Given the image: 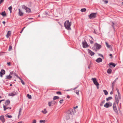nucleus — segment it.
I'll return each instance as SVG.
<instances>
[{"label": "nucleus", "mask_w": 123, "mask_h": 123, "mask_svg": "<svg viewBox=\"0 0 123 123\" xmlns=\"http://www.w3.org/2000/svg\"><path fill=\"white\" fill-rule=\"evenodd\" d=\"M14 72L13 71H12L10 72V75H13V73Z\"/></svg>", "instance_id": "obj_44"}, {"label": "nucleus", "mask_w": 123, "mask_h": 123, "mask_svg": "<svg viewBox=\"0 0 123 123\" xmlns=\"http://www.w3.org/2000/svg\"><path fill=\"white\" fill-rule=\"evenodd\" d=\"M90 42L91 44H92L93 43V42L92 40H90Z\"/></svg>", "instance_id": "obj_49"}, {"label": "nucleus", "mask_w": 123, "mask_h": 123, "mask_svg": "<svg viewBox=\"0 0 123 123\" xmlns=\"http://www.w3.org/2000/svg\"><path fill=\"white\" fill-rule=\"evenodd\" d=\"M32 123H36V121L35 120H34Z\"/></svg>", "instance_id": "obj_47"}, {"label": "nucleus", "mask_w": 123, "mask_h": 123, "mask_svg": "<svg viewBox=\"0 0 123 123\" xmlns=\"http://www.w3.org/2000/svg\"><path fill=\"white\" fill-rule=\"evenodd\" d=\"M64 26L66 29L68 30H71L70 26L71 25V23L69 22L68 20H66L64 23Z\"/></svg>", "instance_id": "obj_2"}, {"label": "nucleus", "mask_w": 123, "mask_h": 123, "mask_svg": "<svg viewBox=\"0 0 123 123\" xmlns=\"http://www.w3.org/2000/svg\"><path fill=\"white\" fill-rule=\"evenodd\" d=\"M59 97L55 96L53 98V99L54 100H55L57 99H59Z\"/></svg>", "instance_id": "obj_26"}, {"label": "nucleus", "mask_w": 123, "mask_h": 123, "mask_svg": "<svg viewBox=\"0 0 123 123\" xmlns=\"http://www.w3.org/2000/svg\"><path fill=\"white\" fill-rule=\"evenodd\" d=\"M17 123H23L22 121H20Z\"/></svg>", "instance_id": "obj_59"}, {"label": "nucleus", "mask_w": 123, "mask_h": 123, "mask_svg": "<svg viewBox=\"0 0 123 123\" xmlns=\"http://www.w3.org/2000/svg\"><path fill=\"white\" fill-rule=\"evenodd\" d=\"M19 14L20 16H22L23 15V13L22 12L21 10L20 9H18Z\"/></svg>", "instance_id": "obj_16"}, {"label": "nucleus", "mask_w": 123, "mask_h": 123, "mask_svg": "<svg viewBox=\"0 0 123 123\" xmlns=\"http://www.w3.org/2000/svg\"><path fill=\"white\" fill-rule=\"evenodd\" d=\"M23 8H24L25 9V10H26V8H27V7H26V6H25V5H23Z\"/></svg>", "instance_id": "obj_46"}, {"label": "nucleus", "mask_w": 123, "mask_h": 123, "mask_svg": "<svg viewBox=\"0 0 123 123\" xmlns=\"http://www.w3.org/2000/svg\"><path fill=\"white\" fill-rule=\"evenodd\" d=\"M102 46L97 43H95L92 47L93 49L95 51H97Z\"/></svg>", "instance_id": "obj_4"}, {"label": "nucleus", "mask_w": 123, "mask_h": 123, "mask_svg": "<svg viewBox=\"0 0 123 123\" xmlns=\"http://www.w3.org/2000/svg\"><path fill=\"white\" fill-rule=\"evenodd\" d=\"M63 99L61 100H60V101H59V102L61 104H62L63 102Z\"/></svg>", "instance_id": "obj_43"}, {"label": "nucleus", "mask_w": 123, "mask_h": 123, "mask_svg": "<svg viewBox=\"0 0 123 123\" xmlns=\"http://www.w3.org/2000/svg\"><path fill=\"white\" fill-rule=\"evenodd\" d=\"M104 2L105 4H107L108 3V1L105 0L104 1Z\"/></svg>", "instance_id": "obj_52"}, {"label": "nucleus", "mask_w": 123, "mask_h": 123, "mask_svg": "<svg viewBox=\"0 0 123 123\" xmlns=\"http://www.w3.org/2000/svg\"><path fill=\"white\" fill-rule=\"evenodd\" d=\"M17 94L18 92L17 91H13L11 93L8 94V96H13L16 95Z\"/></svg>", "instance_id": "obj_8"}, {"label": "nucleus", "mask_w": 123, "mask_h": 123, "mask_svg": "<svg viewBox=\"0 0 123 123\" xmlns=\"http://www.w3.org/2000/svg\"><path fill=\"white\" fill-rule=\"evenodd\" d=\"M25 10H26V12H31V10L28 7L26 8Z\"/></svg>", "instance_id": "obj_17"}, {"label": "nucleus", "mask_w": 123, "mask_h": 123, "mask_svg": "<svg viewBox=\"0 0 123 123\" xmlns=\"http://www.w3.org/2000/svg\"><path fill=\"white\" fill-rule=\"evenodd\" d=\"M1 14L3 17L6 16V14L5 11L2 12Z\"/></svg>", "instance_id": "obj_20"}, {"label": "nucleus", "mask_w": 123, "mask_h": 123, "mask_svg": "<svg viewBox=\"0 0 123 123\" xmlns=\"http://www.w3.org/2000/svg\"><path fill=\"white\" fill-rule=\"evenodd\" d=\"M10 101L9 99L7 100H6L5 102V104L6 105H8L10 103Z\"/></svg>", "instance_id": "obj_15"}, {"label": "nucleus", "mask_w": 123, "mask_h": 123, "mask_svg": "<svg viewBox=\"0 0 123 123\" xmlns=\"http://www.w3.org/2000/svg\"><path fill=\"white\" fill-rule=\"evenodd\" d=\"M116 90L118 93V95H115V102L117 105H118L119 100L121 99V97L118 88H117Z\"/></svg>", "instance_id": "obj_1"}, {"label": "nucleus", "mask_w": 123, "mask_h": 123, "mask_svg": "<svg viewBox=\"0 0 123 123\" xmlns=\"http://www.w3.org/2000/svg\"><path fill=\"white\" fill-rule=\"evenodd\" d=\"M21 83H22V84L23 85H25V82L23 81V80H21Z\"/></svg>", "instance_id": "obj_42"}, {"label": "nucleus", "mask_w": 123, "mask_h": 123, "mask_svg": "<svg viewBox=\"0 0 123 123\" xmlns=\"http://www.w3.org/2000/svg\"><path fill=\"white\" fill-rule=\"evenodd\" d=\"M2 23H3V24H4V25H5V24L6 23V22H5V21H3V22Z\"/></svg>", "instance_id": "obj_60"}, {"label": "nucleus", "mask_w": 123, "mask_h": 123, "mask_svg": "<svg viewBox=\"0 0 123 123\" xmlns=\"http://www.w3.org/2000/svg\"><path fill=\"white\" fill-rule=\"evenodd\" d=\"M92 80L94 84L97 86L98 89V86L99 85L96 79L95 78H92Z\"/></svg>", "instance_id": "obj_5"}, {"label": "nucleus", "mask_w": 123, "mask_h": 123, "mask_svg": "<svg viewBox=\"0 0 123 123\" xmlns=\"http://www.w3.org/2000/svg\"><path fill=\"white\" fill-rule=\"evenodd\" d=\"M78 86L75 87L73 89V90H75V89H76L78 88Z\"/></svg>", "instance_id": "obj_55"}, {"label": "nucleus", "mask_w": 123, "mask_h": 123, "mask_svg": "<svg viewBox=\"0 0 123 123\" xmlns=\"http://www.w3.org/2000/svg\"><path fill=\"white\" fill-rule=\"evenodd\" d=\"M81 11L82 12H85L86 11V8H84L82 9L81 10Z\"/></svg>", "instance_id": "obj_33"}, {"label": "nucleus", "mask_w": 123, "mask_h": 123, "mask_svg": "<svg viewBox=\"0 0 123 123\" xmlns=\"http://www.w3.org/2000/svg\"><path fill=\"white\" fill-rule=\"evenodd\" d=\"M12 78V76L11 75H7L6 76V78L7 79L10 80Z\"/></svg>", "instance_id": "obj_18"}, {"label": "nucleus", "mask_w": 123, "mask_h": 123, "mask_svg": "<svg viewBox=\"0 0 123 123\" xmlns=\"http://www.w3.org/2000/svg\"><path fill=\"white\" fill-rule=\"evenodd\" d=\"M112 99V97H109L108 98H106V101H108Z\"/></svg>", "instance_id": "obj_25"}, {"label": "nucleus", "mask_w": 123, "mask_h": 123, "mask_svg": "<svg viewBox=\"0 0 123 123\" xmlns=\"http://www.w3.org/2000/svg\"><path fill=\"white\" fill-rule=\"evenodd\" d=\"M51 102V103L52 105H55V103H56V102L54 100L52 101Z\"/></svg>", "instance_id": "obj_29"}, {"label": "nucleus", "mask_w": 123, "mask_h": 123, "mask_svg": "<svg viewBox=\"0 0 123 123\" xmlns=\"http://www.w3.org/2000/svg\"><path fill=\"white\" fill-rule=\"evenodd\" d=\"M48 105L49 106H50L51 105H52V104L51 102H49Z\"/></svg>", "instance_id": "obj_41"}, {"label": "nucleus", "mask_w": 123, "mask_h": 123, "mask_svg": "<svg viewBox=\"0 0 123 123\" xmlns=\"http://www.w3.org/2000/svg\"><path fill=\"white\" fill-rule=\"evenodd\" d=\"M102 59L100 58H98L96 60V62L98 63L99 62H102Z\"/></svg>", "instance_id": "obj_13"}, {"label": "nucleus", "mask_w": 123, "mask_h": 123, "mask_svg": "<svg viewBox=\"0 0 123 123\" xmlns=\"http://www.w3.org/2000/svg\"><path fill=\"white\" fill-rule=\"evenodd\" d=\"M3 108L4 109V111H5L6 109L8 108L11 109V108L10 107L6 108V106L5 105H3Z\"/></svg>", "instance_id": "obj_21"}, {"label": "nucleus", "mask_w": 123, "mask_h": 123, "mask_svg": "<svg viewBox=\"0 0 123 123\" xmlns=\"http://www.w3.org/2000/svg\"><path fill=\"white\" fill-rule=\"evenodd\" d=\"M11 34V31H8L7 34L6 35V37L7 38H8L10 36Z\"/></svg>", "instance_id": "obj_14"}, {"label": "nucleus", "mask_w": 123, "mask_h": 123, "mask_svg": "<svg viewBox=\"0 0 123 123\" xmlns=\"http://www.w3.org/2000/svg\"><path fill=\"white\" fill-rule=\"evenodd\" d=\"M112 25H111L113 27V29L114 30H115V28H114V25L115 24L113 22H112Z\"/></svg>", "instance_id": "obj_34"}, {"label": "nucleus", "mask_w": 123, "mask_h": 123, "mask_svg": "<svg viewBox=\"0 0 123 123\" xmlns=\"http://www.w3.org/2000/svg\"><path fill=\"white\" fill-rule=\"evenodd\" d=\"M8 9L10 11H12V7L11 6H10L9 7H8Z\"/></svg>", "instance_id": "obj_40"}, {"label": "nucleus", "mask_w": 123, "mask_h": 123, "mask_svg": "<svg viewBox=\"0 0 123 123\" xmlns=\"http://www.w3.org/2000/svg\"><path fill=\"white\" fill-rule=\"evenodd\" d=\"M17 77L19 79H20V80H21L22 79L19 77H18V75H17Z\"/></svg>", "instance_id": "obj_51"}, {"label": "nucleus", "mask_w": 123, "mask_h": 123, "mask_svg": "<svg viewBox=\"0 0 123 123\" xmlns=\"http://www.w3.org/2000/svg\"><path fill=\"white\" fill-rule=\"evenodd\" d=\"M12 49V46L10 45L9 46V49H8V51H10Z\"/></svg>", "instance_id": "obj_39"}, {"label": "nucleus", "mask_w": 123, "mask_h": 123, "mask_svg": "<svg viewBox=\"0 0 123 123\" xmlns=\"http://www.w3.org/2000/svg\"><path fill=\"white\" fill-rule=\"evenodd\" d=\"M27 97L29 99H30L31 98V96L29 95V94H27Z\"/></svg>", "instance_id": "obj_36"}, {"label": "nucleus", "mask_w": 123, "mask_h": 123, "mask_svg": "<svg viewBox=\"0 0 123 123\" xmlns=\"http://www.w3.org/2000/svg\"><path fill=\"white\" fill-rule=\"evenodd\" d=\"M108 103L109 104V106H111L112 105V104L110 102H108Z\"/></svg>", "instance_id": "obj_48"}, {"label": "nucleus", "mask_w": 123, "mask_h": 123, "mask_svg": "<svg viewBox=\"0 0 123 123\" xmlns=\"http://www.w3.org/2000/svg\"><path fill=\"white\" fill-rule=\"evenodd\" d=\"M103 91L105 95H107L108 94V93L107 91L105 90H104Z\"/></svg>", "instance_id": "obj_31"}, {"label": "nucleus", "mask_w": 123, "mask_h": 123, "mask_svg": "<svg viewBox=\"0 0 123 123\" xmlns=\"http://www.w3.org/2000/svg\"><path fill=\"white\" fill-rule=\"evenodd\" d=\"M113 109L115 112L117 113L118 112L117 108L115 102H114L113 104Z\"/></svg>", "instance_id": "obj_9"}, {"label": "nucleus", "mask_w": 123, "mask_h": 123, "mask_svg": "<svg viewBox=\"0 0 123 123\" xmlns=\"http://www.w3.org/2000/svg\"><path fill=\"white\" fill-rule=\"evenodd\" d=\"M42 112L44 114H46L47 112L46 109H44L42 111Z\"/></svg>", "instance_id": "obj_23"}, {"label": "nucleus", "mask_w": 123, "mask_h": 123, "mask_svg": "<svg viewBox=\"0 0 123 123\" xmlns=\"http://www.w3.org/2000/svg\"><path fill=\"white\" fill-rule=\"evenodd\" d=\"M90 65H88V68L89 69H90Z\"/></svg>", "instance_id": "obj_58"}, {"label": "nucleus", "mask_w": 123, "mask_h": 123, "mask_svg": "<svg viewBox=\"0 0 123 123\" xmlns=\"http://www.w3.org/2000/svg\"><path fill=\"white\" fill-rule=\"evenodd\" d=\"M10 62H8L7 63V64L8 65H10Z\"/></svg>", "instance_id": "obj_61"}, {"label": "nucleus", "mask_w": 123, "mask_h": 123, "mask_svg": "<svg viewBox=\"0 0 123 123\" xmlns=\"http://www.w3.org/2000/svg\"><path fill=\"white\" fill-rule=\"evenodd\" d=\"M0 120L3 123H4L5 121L4 118V116L3 115L1 116L0 117Z\"/></svg>", "instance_id": "obj_12"}, {"label": "nucleus", "mask_w": 123, "mask_h": 123, "mask_svg": "<svg viewBox=\"0 0 123 123\" xmlns=\"http://www.w3.org/2000/svg\"><path fill=\"white\" fill-rule=\"evenodd\" d=\"M110 55L111 56V58L112 57V55L111 54H110Z\"/></svg>", "instance_id": "obj_57"}, {"label": "nucleus", "mask_w": 123, "mask_h": 123, "mask_svg": "<svg viewBox=\"0 0 123 123\" xmlns=\"http://www.w3.org/2000/svg\"><path fill=\"white\" fill-rule=\"evenodd\" d=\"M88 53L91 56H93L94 55L95 53L94 52L91 51V50L89 49H88Z\"/></svg>", "instance_id": "obj_11"}, {"label": "nucleus", "mask_w": 123, "mask_h": 123, "mask_svg": "<svg viewBox=\"0 0 123 123\" xmlns=\"http://www.w3.org/2000/svg\"><path fill=\"white\" fill-rule=\"evenodd\" d=\"M13 75L17 77V75H16V74L15 72H14L13 74Z\"/></svg>", "instance_id": "obj_45"}, {"label": "nucleus", "mask_w": 123, "mask_h": 123, "mask_svg": "<svg viewBox=\"0 0 123 123\" xmlns=\"http://www.w3.org/2000/svg\"><path fill=\"white\" fill-rule=\"evenodd\" d=\"M111 65L114 67H115L116 66V65L113 63L111 62L110 63V66Z\"/></svg>", "instance_id": "obj_28"}, {"label": "nucleus", "mask_w": 123, "mask_h": 123, "mask_svg": "<svg viewBox=\"0 0 123 123\" xmlns=\"http://www.w3.org/2000/svg\"><path fill=\"white\" fill-rule=\"evenodd\" d=\"M74 92L77 95H79V91L78 90H75Z\"/></svg>", "instance_id": "obj_30"}, {"label": "nucleus", "mask_w": 123, "mask_h": 123, "mask_svg": "<svg viewBox=\"0 0 123 123\" xmlns=\"http://www.w3.org/2000/svg\"><path fill=\"white\" fill-rule=\"evenodd\" d=\"M105 44L107 47L108 48H109L110 47V45H109L108 43L107 42H105Z\"/></svg>", "instance_id": "obj_38"}, {"label": "nucleus", "mask_w": 123, "mask_h": 123, "mask_svg": "<svg viewBox=\"0 0 123 123\" xmlns=\"http://www.w3.org/2000/svg\"><path fill=\"white\" fill-rule=\"evenodd\" d=\"M74 114L73 109H70L67 112L66 116V118L67 120L70 118V117L71 116L72 114Z\"/></svg>", "instance_id": "obj_3"}, {"label": "nucleus", "mask_w": 123, "mask_h": 123, "mask_svg": "<svg viewBox=\"0 0 123 123\" xmlns=\"http://www.w3.org/2000/svg\"><path fill=\"white\" fill-rule=\"evenodd\" d=\"M0 76L1 77H2L3 75L5 74V71L4 70L2 69L1 70L0 72Z\"/></svg>", "instance_id": "obj_10"}, {"label": "nucleus", "mask_w": 123, "mask_h": 123, "mask_svg": "<svg viewBox=\"0 0 123 123\" xmlns=\"http://www.w3.org/2000/svg\"><path fill=\"white\" fill-rule=\"evenodd\" d=\"M4 99H2V100H0V102H1L2 101H4Z\"/></svg>", "instance_id": "obj_64"}, {"label": "nucleus", "mask_w": 123, "mask_h": 123, "mask_svg": "<svg viewBox=\"0 0 123 123\" xmlns=\"http://www.w3.org/2000/svg\"><path fill=\"white\" fill-rule=\"evenodd\" d=\"M46 121L45 120H41L40 121V122L41 123H44L46 122Z\"/></svg>", "instance_id": "obj_35"}, {"label": "nucleus", "mask_w": 123, "mask_h": 123, "mask_svg": "<svg viewBox=\"0 0 123 123\" xmlns=\"http://www.w3.org/2000/svg\"><path fill=\"white\" fill-rule=\"evenodd\" d=\"M116 82L115 81H114L112 83L113 84H114Z\"/></svg>", "instance_id": "obj_62"}, {"label": "nucleus", "mask_w": 123, "mask_h": 123, "mask_svg": "<svg viewBox=\"0 0 123 123\" xmlns=\"http://www.w3.org/2000/svg\"><path fill=\"white\" fill-rule=\"evenodd\" d=\"M5 116L9 118H11L12 117V116L9 115L7 114Z\"/></svg>", "instance_id": "obj_32"}, {"label": "nucleus", "mask_w": 123, "mask_h": 123, "mask_svg": "<svg viewBox=\"0 0 123 123\" xmlns=\"http://www.w3.org/2000/svg\"><path fill=\"white\" fill-rule=\"evenodd\" d=\"M56 93L58 95H61L62 93L61 92L58 91L56 92Z\"/></svg>", "instance_id": "obj_37"}, {"label": "nucleus", "mask_w": 123, "mask_h": 123, "mask_svg": "<svg viewBox=\"0 0 123 123\" xmlns=\"http://www.w3.org/2000/svg\"><path fill=\"white\" fill-rule=\"evenodd\" d=\"M82 44L83 45V47L84 48H87L89 46L85 40L82 42Z\"/></svg>", "instance_id": "obj_7"}, {"label": "nucleus", "mask_w": 123, "mask_h": 123, "mask_svg": "<svg viewBox=\"0 0 123 123\" xmlns=\"http://www.w3.org/2000/svg\"><path fill=\"white\" fill-rule=\"evenodd\" d=\"M113 93V92H112V91L110 93L111 94H112Z\"/></svg>", "instance_id": "obj_63"}, {"label": "nucleus", "mask_w": 123, "mask_h": 123, "mask_svg": "<svg viewBox=\"0 0 123 123\" xmlns=\"http://www.w3.org/2000/svg\"><path fill=\"white\" fill-rule=\"evenodd\" d=\"M109 105L108 103H106L104 105V106L105 107L108 108L109 107Z\"/></svg>", "instance_id": "obj_19"}, {"label": "nucleus", "mask_w": 123, "mask_h": 123, "mask_svg": "<svg viewBox=\"0 0 123 123\" xmlns=\"http://www.w3.org/2000/svg\"><path fill=\"white\" fill-rule=\"evenodd\" d=\"M112 71L111 69V68H109L107 70V72L108 74H111Z\"/></svg>", "instance_id": "obj_24"}, {"label": "nucleus", "mask_w": 123, "mask_h": 123, "mask_svg": "<svg viewBox=\"0 0 123 123\" xmlns=\"http://www.w3.org/2000/svg\"><path fill=\"white\" fill-rule=\"evenodd\" d=\"M22 110V109L21 108H20L19 109V114L18 115V118L19 117V116H20V115H21V111Z\"/></svg>", "instance_id": "obj_22"}, {"label": "nucleus", "mask_w": 123, "mask_h": 123, "mask_svg": "<svg viewBox=\"0 0 123 123\" xmlns=\"http://www.w3.org/2000/svg\"><path fill=\"white\" fill-rule=\"evenodd\" d=\"M97 14V13H91L89 15V17L90 19L95 18L96 17Z\"/></svg>", "instance_id": "obj_6"}, {"label": "nucleus", "mask_w": 123, "mask_h": 123, "mask_svg": "<svg viewBox=\"0 0 123 123\" xmlns=\"http://www.w3.org/2000/svg\"><path fill=\"white\" fill-rule=\"evenodd\" d=\"M77 108H78V106H76L75 107H74V109H76ZM74 111H75L74 109Z\"/></svg>", "instance_id": "obj_54"}, {"label": "nucleus", "mask_w": 123, "mask_h": 123, "mask_svg": "<svg viewBox=\"0 0 123 123\" xmlns=\"http://www.w3.org/2000/svg\"><path fill=\"white\" fill-rule=\"evenodd\" d=\"M4 1V0H1L0 1V4H1V3Z\"/></svg>", "instance_id": "obj_56"}, {"label": "nucleus", "mask_w": 123, "mask_h": 123, "mask_svg": "<svg viewBox=\"0 0 123 123\" xmlns=\"http://www.w3.org/2000/svg\"><path fill=\"white\" fill-rule=\"evenodd\" d=\"M114 84H113L112 83V89H113L114 88Z\"/></svg>", "instance_id": "obj_53"}, {"label": "nucleus", "mask_w": 123, "mask_h": 123, "mask_svg": "<svg viewBox=\"0 0 123 123\" xmlns=\"http://www.w3.org/2000/svg\"><path fill=\"white\" fill-rule=\"evenodd\" d=\"M105 100L102 101L100 104V105L101 106H102L103 104L105 103Z\"/></svg>", "instance_id": "obj_27"}, {"label": "nucleus", "mask_w": 123, "mask_h": 123, "mask_svg": "<svg viewBox=\"0 0 123 123\" xmlns=\"http://www.w3.org/2000/svg\"><path fill=\"white\" fill-rule=\"evenodd\" d=\"M98 54L99 55V56H101L102 57H103V55H102L101 54Z\"/></svg>", "instance_id": "obj_50"}]
</instances>
